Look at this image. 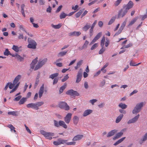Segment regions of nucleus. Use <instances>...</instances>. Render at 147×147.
Listing matches in <instances>:
<instances>
[{
    "label": "nucleus",
    "mask_w": 147,
    "mask_h": 147,
    "mask_svg": "<svg viewBox=\"0 0 147 147\" xmlns=\"http://www.w3.org/2000/svg\"><path fill=\"white\" fill-rule=\"evenodd\" d=\"M18 75L15 78L13 82V83H10L9 86V88L10 89H12L10 91V93H11L15 91L17 88L18 86ZM10 84V83H9Z\"/></svg>",
    "instance_id": "f257e3e1"
},
{
    "label": "nucleus",
    "mask_w": 147,
    "mask_h": 147,
    "mask_svg": "<svg viewBox=\"0 0 147 147\" xmlns=\"http://www.w3.org/2000/svg\"><path fill=\"white\" fill-rule=\"evenodd\" d=\"M145 104V103L143 102L137 104L132 111V113L134 114H137L138 113L141 111L142 108Z\"/></svg>",
    "instance_id": "f03ea898"
},
{
    "label": "nucleus",
    "mask_w": 147,
    "mask_h": 147,
    "mask_svg": "<svg viewBox=\"0 0 147 147\" xmlns=\"http://www.w3.org/2000/svg\"><path fill=\"white\" fill-rule=\"evenodd\" d=\"M44 104L43 102H38L35 103H31L27 105V107L28 108H31L36 110L39 109L38 107L41 106Z\"/></svg>",
    "instance_id": "7ed1b4c3"
},
{
    "label": "nucleus",
    "mask_w": 147,
    "mask_h": 147,
    "mask_svg": "<svg viewBox=\"0 0 147 147\" xmlns=\"http://www.w3.org/2000/svg\"><path fill=\"white\" fill-rule=\"evenodd\" d=\"M28 44L27 45V47L28 48L33 49L36 48L37 44L34 40L30 38H28Z\"/></svg>",
    "instance_id": "20e7f679"
},
{
    "label": "nucleus",
    "mask_w": 147,
    "mask_h": 147,
    "mask_svg": "<svg viewBox=\"0 0 147 147\" xmlns=\"http://www.w3.org/2000/svg\"><path fill=\"white\" fill-rule=\"evenodd\" d=\"M128 10L126 9L123 6V8L119 10L118 12L117 16V18H123L127 13Z\"/></svg>",
    "instance_id": "39448f33"
},
{
    "label": "nucleus",
    "mask_w": 147,
    "mask_h": 147,
    "mask_svg": "<svg viewBox=\"0 0 147 147\" xmlns=\"http://www.w3.org/2000/svg\"><path fill=\"white\" fill-rule=\"evenodd\" d=\"M47 61V58H45L41 61L38 62L34 69V70H36L40 68L46 63Z\"/></svg>",
    "instance_id": "423d86ee"
},
{
    "label": "nucleus",
    "mask_w": 147,
    "mask_h": 147,
    "mask_svg": "<svg viewBox=\"0 0 147 147\" xmlns=\"http://www.w3.org/2000/svg\"><path fill=\"white\" fill-rule=\"evenodd\" d=\"M41 133L44 136L50 140L52 139V136H53L54 134L53 133L47 132L44 130H41L40 131Z\"/></svg>",
    "instance_id": "0eeeda50"
},
{
    "label": "nucleus",
    "mask_w": 147,
    "mask_h": 147,
    "mask_svg": "<svg viewBox=\"0 0 147 147\" xmlns=\"http://www.w3.org/2000/svg\"><path fill=\"white\" fill-rule=\"evenodd\" d=\"M59 107L61 109H64L67 111L69 110L70 109L69 106L65 102H60L59 104Z\"/></svg>",
    "instance_id": "6e6552de"
},
{
    "label": "nucleus",
    "mask_w": 147,
    "mask_h": 147,
    "mask_svg": "<svg viewBox=\"0 0 147 147\" xmlns=\"http://www.w3.org/2000/svg\"><path fill=\"white\" fill-rule=\"evenodd\" d=\"M82 75V68H80L78 73L76 83H78L81 80Z\"/></svg>",
    "instance_id": "1a4fd4ad"
},
{
    "label": "nucleus",
    "mask_w": 147,
    "mask_h": 147,
    "mask_svg": "<svg viewBox=\"0 0 147 147\" xmlns=\"http://www.w3.org/2000/svg\"><path fill=\"white\" fill-rule=\"evenodd\" d=\"M66 94L71 96H78L80 95L79 94L77 91H74L72 89L67 91L66 92Z\"/></svg>",
    "instance_id": "9d476101"
},
{
    "label": "nucleus",
    "mask_w": 147,
    "mask_h": 147,
    "mask_svg": "<svg viewBox=\"0 0 147 147\" xmlns=\"http://www.w3.org/2000/svg\"><path fill=\"white\" fill-rule=\"evenodd\" d=\"M72 114L71 113H68L64 118L65 121L67 124L69 123L71 118Z\"/></svg>",
    "instance_id": "9b49d317"
},
{
    "label": "nucleus",
    "mask_w": 147,
    "mask_h": 147,
    "mask_svg": "<svg viewBox=\"0 0 147 147\" xmlns=\"http://www.w3.org/2000/svg\"><path fill=\"white\" fill-rule=\"evenodd\" d=\"M126 130V129H122L120 132L116 134L115 136L113 138V139L115 140L120 138L123 134V132L125 131Z\"/></svg>",
    "instance_id": "f8f14e48"
},
{
    "label": "nucleus",
    "mask_w": 147,
    "mask_h": 147,
    "mask_svg": "<svg viewBox=\"0 0 147 147\" xmlns=\"http://www.w3.org/2000/svg\"><path fill=\"white\" fill-rule=\"evenodd\" d=\"M139 116V114H138L133 118L129 120L127 122V123L130 124L135 123L138 120Z\"/></svg>",
    "instance_id": "ddd939ff"
},
{
    "label": "nucleus",
    "mask_w": 147,
    "mask_h": 147,
    "mask_svg": "<svg viewBox=\"0 0 147 147\" xmlns=\"http://www.w3.org/2000/svg\"><path fill=\"white\" fill-rule=\"evenodd\" d=\"M134 5L133 3L131 1H130L127 4L123 6L128 10L132 8Z\"/></svg>",
    "instance_id": "4468645a"
},
{
    "label": "nucleus",
    "mask_w": 147,
    "mask_h": 147,
    "mask_svg": "<svg viewBox=\"0 0 147 147\" xmlns=\"http://www.w3.org/2000/svg\"><path fill=\"white\" fill-rule=\"evenodd\" d=\"M102 34V32H100L98 33L92 40V41L90 43V44H93L94 42H95L97 40H98L100 37L101 36Z\"/></svg>",
    "instance_id": "2eb2a0df"
},
{
    "label": "nucleus",
    "mask_w": 147,
    "mask_h": 147,
    "mask_svg": "<svg viewBox=\"0 0 147 147\" xmlns=\"http://www.w3.org/2000/svg\"><path fill=\"white\" fill-rule=\"evenodd\" d=\"M38 61V57H36L34 59L32 60L30 64V68L33 69L36 64Z\"/></svg>",
    "instance_id": "dca6fc26"
},
{
    "label": "nucleus",
    "mask_w": 147,
    "mask_h": 147,
    "mask_svg": "<svg viewBox=\"0 0 147 147\" xmlns=\"http://www.w3.org/2000/svg\"><path fill=\"white\" fill-rule=\"evenodd\" d=\"M38 61V57H36L34 59L32 60L30 64V68L33 69L36 64Z\"/></svg>",
    "instance_id": "f3484780"
},
{
    "label": "nucleus",
    "mask_w": 147,
    "mask_h": 147,
    "mask_svg": "<svg viewBox=\"0 0 147 147\" xmlns=\"http://www.w3.org/2000/svg\"><path fill=\"white\" fill-rule=\"evenodd\" d=\"M44 86L43 84L40 87V89L38 92L39 97L40 98L42 95V94L44 92Z\"/></svg>",
    "instance_id": "a211bd4d"
},
{
    "label": "nucleus",
    "mask_w": 147,
    "mask_h": 147,
    "mask_svg": "<svg viewBox=\"0 0 147 147\" xmlns=\"http://www.w3.org/2000/svg\"><path fill=\"white\" fill-rule=\"evenodd\" d=\"M81 34V32H80L74 31L70 32L69 34V36H78Z\"/></svg>",
    "instance_id": "6ab92c4d"
},
{
    "label": "nucleus",
    "mask_w": 147,
    "mask_h": 147,
    "mask_svg": "<svg viewBox=\"0 0 147 147\" xmlns=\"http://www.w3.org/2000/svg\"><path fill=\"white\" fill-rule=\"evenodd\" d=\"M117 129H114L110 131L109 132L107 136V137L109 138L112 136H113L115 134L117 133Z\"/></svg>",
    "instance_id": "aec40b11"
},
{
    "label": "nucleus",
    "mask_w": 147,
    "mask_h": 147,
    "mask_svg": "<svg viewBox=\"0 0 147 147\" xmlns=\"http://www.w3.org/2000/svg\"><path fill=\"white\" fill-rule=\"evenodd\" d=\"M83 137V135H78L75 136L73 138L72 140L73 141H77L82 139Z\"/></svg>",
    "instance_id": "412c9836"
},
{
    "label": "nucleus",
    "mask_w": 147,
    "mask_h": 147,
    "mask_svg": "<svg viewBox=\"0 0 147 147\" xmlns=\"http://www.w3.org/2000/svg\"><path fill=\"white\" fill-rule=\"evenodd\" d=\"M92 111L91 109H87L85 110L83 113V115L84 117H86L92 113Z\"/></svg>",
    "instance_id": "4be33fe9"
},
{
    "label": "nucleus",
    "mask_w": 147,
    "mask_h": 147,
    "mask_svg": "<svg viewBox=\"0 0 147 147\" xmlns=\"http://www.w3.org/2000/svg\"><path fill=\"white\" fill-rule=\"evenodd\" d=\"M147 140V132L142 136V139L140 140V144H142L143 142Z\"/></svg>",
    "instance_id": "5701e85b"
},
{
    "label": "nucleus",
    "mask_w": 147,
    "mask_h": 147,
    "mask_svg": "<svg viewBox=\"0 0 147 147\" xmlns=\"http://www.w3.org/2000/svg\"><path fill=\"white\" fill-rule=\"evenodd\" d=\"M79 118L76 116H75L73 118V121L74 124L76 125L79 121Z\"/></svg>",
    "instance_id": "b1692460"
},
{
    "label": "nucleus",
    "mask_w": 147,
    "mask_h": 147,
    "mask_svg": "<svg viewBox=\"0 0 147 147\" xmlns=\"http://www.w3.org/2000/svg\"><path fill=\"white\" fill-rule=\"evenodd\" d=\"M123 116V114H121L118 116L116 120V123H119L121 120Z\"/></svg>",
    "instance_id": "393cba45"
},
{
    "label": "nucleus",
    "mask_w": 147,
    "mask_h": 147,
    "mask_svg": "<svg viewBox=\"0 0 147 147\" xmlns=\"http://www.w3.org/2000/svg\"><path fill=\"white\" fill-rule=\"evenodd\" d=\"M59 125H60V126H61L65 129L67 128V126L66 125L65 122L61 120L59 121Z\"/></svg>",
    "instance_id": "a878e982"
},
{
    "label": "nucleus",
    "mask_w": 147,
    "mask_h": 147,
    "mask_svg": "<svg viewBox=\"0 0 147 147\" xmlns=\"http://www.w3.org/2000/svg\"><path fill=\"white\" fill-rule=\"evenodd\" d=\"M25 5L24 4H22L21 5V12L24 17H25V14L24 13V8L25 7Z\"/></svg>",
    "instance_id": "bb28decb"
},
{
    "label": "nucleus",
    "mask_w": 147,
    "mask_h": 147,
    "mask_svg": "<svg viewBox=\"0 0 147 147\" xmlns=\"http://www.w3.org/2000/svg\"><path fill=\"white\" fill-rule=\"evenodd\" d=\"M67 52V51H63L59 52L58 54V57H63L66 55Z\"/></svg>",
    "instance_id": "cd10ccee"
},
{
    "label": "nucleus",
    "mask_w": 147,
    "mask_h": 147,
    "mask_svg": "<svg viewBox=\"0 0 147 147\" xmlns=\"http://www.w3.org/2000/svg\"><path fill=\"white\" fill-rule=\"evenodd\" d=\"M90 25L88 23L86 24L85 26H84L82 30L84 31H86L88 30L90 28Z\"/></svg>",
    "instance_id": "c85d7f7f"
},
{
    "label": "nucleus",
    "mask_w": 147,
    "mask_h": 147,
    "mask_svg": "<svg viewBox=\"0 0 147 147\" xmlns=\"http://www.w3.org/2000/svg\"><path fill=\"white\" fill-rule=\"evenodd\" d=\"M125 137H124L123 138H121V139L119 140H118L117 142H116L114 144V146H116L117 145L121 143L122 141H123L125 139Z\"/></svg>",
    "instance_id": "c756f323"
},
{
    "label": "nucleus",
    "mask_w": 147,
    "mask_h": 147,
    "mask_svg": "<svg viewBox=\"0 0 147 147\" xmlns=\"http://www.w3.org/2000/svg\"><path fill=\"white\" fill-rule=\"evenodd\" d=\"M27 101V98L23 97L19 101V104L22 105L24 104Z\"/></svg>",
    "instance_id": "7c9ffc66"
},
{
    "label": "nucleus",
    "mask_w": 147,
    "mask_h": 147,
    "mask_svg": "<svg viewBox=\"0 0 147 147\" xmlns=\"http://www.w3.org/2000/svg\"><path fill=\"white\" fill-rule=\"evenodd\" d=\"M84 9H82L80 10L77 13L75 14L76 17V18L79 17L82 13L83 11L84 10Z\"/></svg>",
    "instance_id": "2f4dec72"
},
{
    "label": "nucleus",
    "mask_w": 147,
    "mask_h": 147,
    "mask_svg": "<svg viewBox=\"0 0 147 147\" xmlns=\"http://www.w3.org/2000/svg\"><path fill=\"white\" fill-rule=\"evenodd\" d=\"M119 106L123 109H125L127 107V105L122 103H121L119 104Z\"/></svg>",
    "instance_id": "473e14b6"
},
{
    "label": "nucleus",
    "mask_w": 147,
    "mask_h": 147,
    "mask_svg": "<svg viewBox=\"0 0 147 147\" xmlns=\"http://www.w3.org/2000/svg\"><path fill=\"white\" fill-rule=\"evenodd\" d=\"M7 127L10 128L11 129V130L12 132L13 131L14 133H16V131L15 129V128L11 124L9 125Z\"/></svg>",
    "instance_id": "72a5a7b5"
},
{
    "label": "nucleus",
    "mask_w": 147,
    "mask_h": 147,
    "mask_svg": "<svg viewBox=\"0 0 147 147\" xmlns=\"http://www.w3.org/2000/svg\"><path fill=\"white\" fill-rule=\"evenodd\" d=\"M9 115H12L13 116H16L18 115L17 112V111H10L8 112Z\"/></svg>",
    "instance_id": "f704fd0d"
},
{
    "label": "nucleus",
    "mask_w": 147,
    "mask_h": 147,
    "mask_svg": "<svg viewBox=\"0 0 147 147\" xmlns=\"http://www.w3.org/2000/svg\"><path fill=\"white\" fill-rule=\"evenodd\" d=\"M62 25L61 24H59L57 25H54L53 24H52L51 26L53 28H55L56 29H59V28Z\"/></svg>",
    "instance_id": "c9c22d12"
},
{
    "label": "nucleus",
    "mask_w": 147,
    "mask_h": 147,
    "mask_svg": "<svg viewBox=\"0 0 147 147\" xmlns=\"http://www.w3.org/2000/svg\"><path fill=\"white\" fill-rule=\"evenodd\" d=\"M58 75L59 74L57 73L53 74L50 76L49 78L53 79L54 78L57 77Z\"/></svg>",
    "instance_id": "e433bc0d"
},
{
    "label": "nucleus",
    "mask_w": 147,
    "mask_h": 147,
    "mask_svg": "<svg viewBox=\"0 0 147 147\" xmlns=\"http://www.w3.org/2000/svg\"><path fill=\"white\" fill-rule=\"evenodd\" d=\"M105 41V38L104 36L103 37L101 40V43H100V45L101 47H103L104 43Z\"/></svg>",
    "instance_id": "4c0bfd02"
},
{
    "label": "nucleus",
    "mask_w": 147,
    "mask_h": 147,
    "mask_svg": "<svg viewBox=\"0 0 147 147\" xmlns=\"http://www.w3.org/2000/svg\"><path fill=\"white\" fill-rule=\"evenodd\" d=\"M4 54L5 55L8 56L9 55H11V53L8 49H6L4 52Z\"/></svg>",
    "instance_id": "58836bf2"
},
{
    "label": "nucleus",
    "mask_w": 147,
    "mask_h": 147,
    "mask_svg": "<svg viewBox=\"0 0 147 147\" xmlns=\"http://www.w3.org/2000/svg\"><path fill=\"white\" fill-rule=\"evenodd\" d=\"M115 17H112L108 23V25H111L115 21Z\"/></svg>",
    "instance_id": "ea45409f"
},
{
    "label": "nucleus",
    "mask_w": 147,
    "mask_h": 147,
    "mask_svg": "<svg viewBox=\"0 0 147 147\" xmlns=\"http://www.w3.org/2000/svg\"><path fill=\"white\" fill-rule=\"evenodd\" d=\"M67 16H68V15H67L64 12H62L61 13L60 16V18L61 19L64 18Z\"/></svg>",
    "instance_id": "a19ab883"
},
{
    "label": "nucleus",
    "mask_w": 147,
    "mask_h": 147,
    "mask_svg": "<svg viewBox=\"0 0 147 147\" xmlns=\"http://www.w3.org/2000/svg\"><path fill=\"white\" fill-rule=\"evenodd\" d=\"M89 43V42L87 40L86 41L83 46L82 47V49H86L87 47V45Z\"/></svg>",
    "instance_id": "79ce46f5"
},
{
    "label": "nucleus",
    "mask_w": 147,
    "mask_h": 147,
    "mask_svg": "<svg viewBox=\"0 0 147 147\" xmlns=\"http://www.w3.org/2000/svg\"><path fill=\"white\" fill-rule=\"evenodd\" d=\"M122 0H117L116 1L114 4L115 6V7L118 6L121 2Z\"/></svg>",
    "instance_id": "37998d69"
},
{
    "label": "nucleus",
    "mask_w": 147,
    "mask_h": 147,
    "mask_svg": "<svg viewBox=\"0 0 147 147\" xmlns=\"http://www.w3.org/2000/svg\"><path fill=\"white\" fill-rule=\"evenodd\" d=\"M137 18H134L129 23V25L131 26L137 20Z\"/></svg>",
    "instance_id": "c03bdc74"
},
{
    "label": "nucleus",
    "mask_w": 147,
    "mask_h": 147,
    "mask_svg": "<svg viewBox=\"0 0 147 147\" xmlns=\"http://www.w3.org/2000/svg\"><path fill=\"white\" fill-rule=\"evenodd\" d=\"M23 56L22 57L19 55V61H23L24 60V58L26 57L25 55H23Z\"/></svg>",
    "instance_id": "a18cd8bd"
},
{
    "label": "nucleus",
    "mask_w": 147,
    "mask_h": 147,
    "mask_svg": "<svg viewBox=\"0 0 147 147\" xmlns=\"http://www.w3.org/2000/svg\"><path fill=\"white\" fill-rule=\"evenodd\" d=\"M59 142H60V144H66L67 143V140H63L59 138Z\"/></svg>",
    "instance_id": "49530a36"
},
{
    "label": "nucleus",
    "mask_w": 147,
    "mask_h": 147,
    "mask_svg": "<svg viewBox=\"0 0 147 147\" xmlns=\"http://www.w3.org/2000/svg\"><path fill=\"white\" fill-rule=\"evenodd\" d=\"M12 49L16 52L18 51V47L17 46L15 45H13Z\"/></svg>",
    "instance_id": "de8ad7c7"
},
{
    "label": "nucleus",
    "mask_w": 147,
    "mask_h": 147,
    "mask_svg": "<svg viewBox=\"0 0 147 147\" xmlns=\"http://www.w3.org/2000/svg\"><path fill=\"white\" fill-rule=\"evenodd\" d=\"M69 78V77L68 76V74L66 75L61 80L62 82H63L65 81Z\"/></svg>",
    "instance_id": "09e8293b"
},
{
    "label": "nucleus",
    "mask_w": 147,
    "mask_h": 147,
    "mask_svg": "<svg viewBox=\"0 0 147 147\" xmlns=\"http://www.w3.org/2000/svg\"><path fill=\"white\" fill-rule=\"evenodd\" d=\"M54 125L55 126L57 127H59L60 126V125H59V123L57 121L55 120H54Z\"/></svg>",
    "instance_id": "8fccbe9b"
},
{
    "label": "nucleus",
    "mask_w": 147,
    "mask_h": 147,
    "mask_svg": "<svg viewBox=\"0 0 147 147\" xmlns=\"http://www.w3.org/2000/svg\"><path fill=\"white\" fill-rule=\"evenodd\" d=\"M53 144L55 145H59L60 144V142H59V139L57 141H55L53 142Z\"/></svg>",
    "instance_id": "3c124183"
},
{
    "label": "nucleus",
    "mask_w": 147,
    "mask_h": 147,
    "mask_svg": "<svg viewBox=\"0 0 147 147\" xmlns=\"http://www.w3.org/2000/svg\"><path fill=\"white\" fill-rule=\"evenodd\" d=\"M132 45V44L131 43H129L127 45L124 46L123 47H122L121 49H123V48H126L129 47Z\"/></svg>",
    "instance_id": "603ef678"
},
{
    "label": "nucleus",
    "mask_w": 147,
    "mask_h": 147,
    "mask_svg": "<svg viewBox=\"0 0 147 147\" xmlns=\"http://www.w3.org/2000/svg\"><path fill=\"white\" fill-rule=\"evenodd\" d=\"M105 51V49L103 48V47H102V48L100 49L99 52V53L100 54H102Z\"/></svg>",
    "instance_id": "864d4df0"
},
{
    "label": "nucleus",
    "mask_w": 147,
    "mask_h": 147,
    "mask_svg": "<svg viewBox=\"0 0 147 147\" xmlns=\"http://www.w3.org/2000/svg\"><path fill=\"white\" fill-rule=\"evenodd\" d=\"M98 47V45L97 43L94 44L91 47V50H93L95 49Z\"/></svg>",
    "instance_id": "5fc2aeb1"
},
{
    "label": "nucleus",
    "mask_w": 147,
    "mask_h": 147,
    "mask_svg": "<svg viewBox=\"0 0 147 147\" xmlns=\"http://www.w3.org/2000/svg\"><path fill=\"white\" fill-rule=\"evenodd\" d=\"M83 61L82 60L80 61L77 63V65L80 67L83 63Z\"/></svg>",
    "instance_id": "6e6d98bb"
},
{
    "label": "nucleus",
    "mask_w": 147,
    "mask_h": 147,
    "mask_svg": "<svg viewBox=\"0 0 147 147\" xmlns=\"http://www.w3.org/2000/svg\"><path fill=\"white\" fill-rule=\"evenodd\" d=\"M63 6L62 5H61L60 6H59L58 8H57L56 11V13H58L61 10V9L62 8Z\"/></svg>",
    "instance_id": "4d7b16f0"
},
{
    "label": "nucleus",
    "mask_w": 147,
    "mask_h": 147,
    "mask_svg": "<svg viewBox=\"0 0 147 147\" xmlns=\"http://www.w3.org/2000/svg\"><path fill=\"white\" fill-rule=\"evenodd\" d=\"M93 28L91 27V28H90V36H92L93 35Z\"/></svg>",
    "instance_id": "13d9d810"
},
{
    "label": "nucleus",
    "mask_w": 147,
    "mask_h": 147,
    "mask_svg": "<svg viewBox=\"0 0 147 147\" xmlns=\"http://www.w3.org/2000/svg\"><path fill=\"white\" fill-rule=\"evenodd\" d=\"M67 84L66 83H65L64 84L60 87V88L63 89V90H64L67 86Z\"/></svg>",
    "instance_id": "bf43d9fd"
},
{
    "label": "nucleus",
    "mask_w": 147,
    "mask_h": 147,
    "mask_svg": "<svg viewBox=\"0 0 147 147\" xmlns=\"http://www.w3.org/2000/svg\"><path fill=\"white\" fill-rule=\"evenodd\" d=\"M109 65V63H106V64L105 65H104L103 67L101 69V71H102L103 70L105 69V68H106Z\"/></svg>",
    "instance_id": "052dcab7"
},
{
    "label": "nucleus",
    "mask_w": 147,
    "mask_h": 147,
    "mask_svg": "<svg viewBox=\"0 0 147 147\" xmlns=\"http://www.w3.org/2000/svg\"><path fill=\"white\" fill-rule=\"evenodd\" d=\"M39 80H36L35 83L34 85V88H36L37 86L38 85V84L39 83Z\"/></svg>",
    "instance_id": "680f3d73"
},
{
    "label": "nucleus",
    "mask_w": 147,
    "mask_h": 147,
    "mask_svg": "<svg viewBox=\"0 0 147 147\" xmlns=\"http://www.w3.org/2000/svg\"><path fill=\"white\" fill-rule=\"evenodd\" d=\"M97 100L96 99H94L90 100V102L92 103V105L94 104V103L96 102Z\"/></svg>",
    "instance_id": "e2e57ef3"
},
{
    "label": "nucleus",
    "mask_w": 147,
    "mask_h": 147,
    "mask_svg": "<svg viewBox=\"0 0 147 147\" xmlns=\"http://www.w3.org/2000/svg\"><path fill=\"white\" fill-rule=\"evenodd\" d=\"M58 80V78H56L54 79L53 82V84L54 85L57 83Z\"/></svg>",
    "instance_id": "0e129e2a"
},
{
    "label": "nucleus",
    "mask_w": 147,
    "mask_h": 147,
    "mask_svg": "<svg viewBox=\"0 0 147 147\" xmlns=\"http://www.w3.org/2000/svg\"><path fill=\"white\" fill-rule=\"evenodd\" d=\"M76 142H67L66 143V144L67 145H75L76 144Z\"/></svg>",
    "instance_id": "69168bd1"
},
{
    "label": "nucleus",
    "mask_w": 147,
    "mask_h": 147,
    "mask_svg": "<svg viewBox=\"0 0 147 147\" xmlns=\"http://www.w3.org/2000/svg\"><path fill=\"white\" fill-rule=\"evenodd\" d=\"M105 80H103L101 82V83L100 84V86L102 87L103 86L105 85Z\"/></svg>",
    "instance_id": "338daca9"
},
{
    "label": "nucleus",
    "mask_w": 147,
    "mask_h": 147,
    "mask_svg": "<svg viewBox=\"0 0 147 147\" xmlns=\"http://www.w3.org/2000/svg\"><path fill=\"white\" fill-rule=\"evenodd\" d=\"M51 8L50 6H49L48 8L47 9V12L51 13Z\"/></svg>",
    "instance_id": "774afa93"
}]
</instances>
